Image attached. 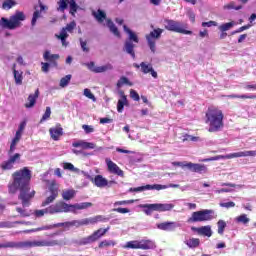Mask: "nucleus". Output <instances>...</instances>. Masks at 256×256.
<instances>
[{
  "label": "nucleus",
  "instance_id": "obj_1",
  "mask_svg": "<svg viewBox=\"0 0 256 256\" xmlns=\"http://www.w3.org/2000/svg\"><path fill=\"white\" fill-rule=\"evenodd\" d=\"M13 183L9 186L10 193H17L20 189L18 199L21 201L23 207H29L30 201L35 197V190L31 191L29 181H31V170L27 167L22 170L16 171L13 174Z\"/></svg>",
  "mask_w": 256,
  "mask_h": 256
},
{
  "label": "nucleus",
  "instance_id": "obj_2",
  "mask_svg": "<svg viewBox=\"0 0 256 256\" xmlns=\"http://www.w3.org/2000/svg\"><path fill=\"white\" fill-rule=\"evenodd\" d=\"M64 245H67L65 240H26L20 242L10 241L0 243V249H33V247H63Z\"/></svg>",
  "mask_w": 256,
  "mask_h": 256
},
{
  "label": "nucleus",
  "instance_id": "obj_3",
  "mask_svg": "<svg viewBox=\"0 0 256 256\" xmlns=\"http://www.w3.org/2000/svg\"><path fill=\"white\" fill-rule=\"evenodd\" d=\"M205 117V123L208 125L209 133H219V131H222L223 127H225V124L223 123L225 115H223L221 109L209 107Z\"/></svg>",
  "mask_w": 256,
  "mask_h": 256
},
{
  "label": "nucleus",
  "instance_id": "obj_4",
  "mask_svg": "<svg viewBox=\"0 0 256 256\" xmlns=\"http://www.w3.org/2000/svg\"><path fill=\"white\" fill-rule=\"evenodd\" d=\"M93 207L91 202H81L76 204H67L63 201L57 202L54 205H51L47 208L49 215H55L57 213H74L77 214V211H82L83 209H89Z\"/></svg>",
  "mask_w": 256,
  "mask_h": 256
},
{
  "label": "nucleus",
  "instance_id": "obj_5",
  "mask_svg": "<svg viewBox=\"0 0 256 256\" xmlns=\"http://www.w3.org/2000/svg\"><path fill=\"white\" fill-rule=\"evenodd\" d=\"M123 29L129 35V38L124 43L123 51L130 55L132 59H135V44L133 43H139V37L127 25H124Z\"/></svg>",
  "mask_w": 256,
  "mask_h": 256
},
{
  "label": "nucleus",
  "instance_id": "obj_6",
  "mask_svg": "<svg viewBox=\"0 0 256 256\" xmlns=\"http://www.w3.org/2000/svg\"><path fill=\"white\" fill-rule=\"evenodd\" d=\"M217 219L215 210L204 209L192 213V216L188 219V223H201L203 221H213Z\"/></svg>",
  "mask_w": 256,
  "mask_h": 256
},
{
  "label": "nucleus",
  "instance_id": "obj_7",
  "mask_svg": "<svg viewBox=\"0 0 256 256\" xmlns=\"http://www.w3.org/2000/svg\"><path fill=\"white\" fill-rule=\"evenodd\" d=\"M1 21V25L4 29H17V27H21V21H25V14L18 11L12 15L10 19L2 18Z\"/></svg>",
  "mask_w": 256,
  "mask_h": 256
},
{
  "label": "nucleus",
  "instance_id": "obj_8",
  "mask_svg": "<svg viewBox=\"0 0 256 256\" xmlns=\"http://www.w3.org/2000/svg\"><path fill=\"white\" fill-rule=\"evenodd\" d=\"M164 27L167 31H172L173 33H182V35H193V32L186 30L183 23L175 20H164Z\"/></svg>",
  "mask_w": 256,
  "mask_h": 256
},
{
  "label": "nucleus",
  "instance_id": "obj_9",
  "mask_svg": "<svg viewBox=\"0 0 256 256\" xmlns=\"http://www.w3.org/2000/svg\"><path fill=\"white\" fill-rule=\"evenodd\" d=\"M124 249H142L143 251H147L149 249L155 248V242L152 240H133L126 243L123 246Z\"/></svg>",
  "mask_w": 256,
  "mask_h": 256
},
{
  "label": "nucleus",
  "instance_id": "obj_10",
  "mask_svg": "<svg viewBox=\"0 0 256 256\" xmlns=\"http://www.w3.org/2000/svg\"><path fill=\"white\" fill-rule=\"evenodd\" d=\"M161 35H163V29L161 28L154 29L146 35L147 45L153 55L157 53V39H161Z\"/></svg>",
  "mask_w": 256,
  "mask_h": 256
},
{
  "label": "nucleus",
  "instance_id": "obj_11",
  "mask_svg": "<svg viewBox=\"0 0 256 256\" xmlns=\"http://www.w3.org/2000/svg\"><path fill=\"white\" fill-rule=\"evenodd\" d=\"M109 229V227H107L106 229L100 228L96 230L94 233H92V235L81 238L80 240H77L75 243L77 245H91V243L99 241V239H101V237H103L107 233V231H109Z\"/></svg>",
  "mask_w": 256,
  "mask_h": 256
},
{
  "label": "nucleus",
  "instance_id": "obj_12",
  "mask_svg": "<svg viewBox=\"0 0 256 256\" xmlns=\"http://www.w3.org/2000/svg\"><path fill=\"white\" fill-rule=\"evenodd\" d=\"M75 27H77V23L75 21L70 22L66 25V27L62 28L60 34H55L56 39H60L62 46L67 47L69 42H67V37H69L68 33H73Z\"/></svg>",
  "mask_w": 256,
  "mask_h": 256
},
{
  "label": "nucleus",
  "instance_id": "obj_13",
  "mask_svg": "<svg viewBox=\"0 0 256 256\" xmlns=\"http://www.w3.org/2000/svg\"><path fill=\"white\" fill-rule=\"evenodd\" d=\"M48 189L51 195L48 196L44 202H42V207H46V205H51V203H53V201H55L57 197H59V184H57L55 180H53L50 183V186Z\"/></svg>",
  "mask_w": 256,
  "mask_h": 256
},
{
  "label": "nucleus",
  "instance_id": "obj_14",
  "mask_svg": "<svg viewBox=\"0 0 256 256\" xmlns=\"http://www.w3.org/2000/svg\"><path fill=\"white\" fill-rule=\"evenodd\" d=\"M19 161H21V154L16 153L10 156L8 160L3 161L0 164V168L2 169V171H11V169L15 167V163H19Z\"/></svg>",
  "mask_w": 256,
  "mask_h": 256
},
{
  "label": "nucleus",
  "instance_id": "obj_15",
  "mask_svg": "<svg viewBox=\"0 0 256 256\" xmlns=\"http://www.w3.org/2000/svg\"><path fill=\"white\" fill-rule=\"evenodd\" d=\"M162 189H167V186H163L161 184H154V185L147 184L145 186L130 188L129 193H141L143 191H153V190L161 191Z\"/></svg>",
  "mask_w": 256,
  "mask_h": 256
},
{
  "label": "nucleus",
  "instance_id": "obj_16",
  "mask_svg": "<svg viewBox=\"0 0 256 256\" xmlns=\"http://www.w3.org/2000/svg\"><path fill=\"white\" fill-rule=\"evenodd\" d=\"M86 67H88L89 71L92 73H105V71H113V64L108 63L103 66H95V62L84 63Z\"/></svg>",
  "mask_w": 256,
  "mask_h": 256
},
{
  "label": "nucleus",
  "instance_id": "obj_17",
  "mask_svg": "<svg viewBox=\"0 0 256 256\" xmlns=\"http://www.w3.org/2000/svg\"><path fill=\"white\" fill-rule=\"evenodd\" d=\"M239 157H251V150L242 151V152H234L227 155H219L210 159V161H219V159H235Z\"/></svg>",
  "mask_w": 256,
  "mask_h": 256
},
{
  "label": "nucleus",
  "instance_id": "obj_18",
  "mask_svg": "<svg viewBox=\"0 0 256 256\" xmlns=\"http://www.w3.org/2000/svg\"><path fill=\"white\" fill-rule=\"evenodd\" d=\"M105 163L107 165L109 173H112L113 175H118V177H124L125 174L123 170H121V168H119L111 159L106 158Z\"/></svg>",
  "mask_w": 256,
  "mask_h": 256
},
{
  "label": "nucleus",
  "instance_id": "obj_19",
  "mask_svg": "<svg viewBox=\"0 0 256 256\" xmlns=\"http://www.w3.org/2000/svg\"><path fill=\"white\" fill-rule=\"evenodd\" d=\"M186 169L192 171V173H199L200 175L207 172V166L205 164H197L192 162L186 163Z\"/></svg>",
  "mask_w": 256,
  "mask_h": 256
},
{
  "label": "nucleus",
  "instance_id": "obj_20",
  "mask_svg": "<svg viewBox=\"0 0 256 256\" xmlns=\"http://www.w3.org/2000/svg\"><path fill=\"white\" fill-rule=\"evenodd\" d=\"M179 227H182L181 222H163L157 224V228L161 231H175Z\"/></svg>",
  "mask_w": 256,
  "mask_h": 256
},
{
  "label": "nucleus",
  "instance_id": "obj_21",
  "mask_svg": "<svg viewBox=\"0 0 256 256\" xmlns=\"http://www.w3.org/2000/svg\"><path fill=\"white\" fill-rule=\"evenodd\" d=\"M44 61L50 62L52 67H57V60L59 59V54H51V51L46 50L43 54Z\"/></svg>",
  "mask_w": 256,
  "mask_h": 256
},
{
  "label": "nucleus",
  "instance_id": "obj_22",
  "mask_svg": "<svg viewBox=\"0 0 256 256\" xmlns=\"http://www.w3.org/2000/svg\"><path fill=\"white\" fill-rule=\"evenodd\" d=\"M83 219L82 220H72L68 222H61L58 223L57 226L64 227V229H71V227H76V229H79V227H83Z\"/></svg>",
  "mask_w": 256,
  "mask_h": 256
},
{
  "label": "nucleus",
  "instance_id": "obj_23",
  "mask_svg": "<svg viewBox=\"0 0 256 256\" xmlns=\"http://www.w3.org/2000/svg\"><path fill=\"white\" fill-rule=\"evenodd\" d=\"M192 231H196L198 235H203L204 237H211V235H213V230H211V226H202L199 228L192 227Z\"/></svg>",
  "mask_w": 256,
  "mask_h": 256
},
{
  "label": "nucleus",
  "instance_id": "obj_24",
  "mask_svg": "<svg viewBox=\"0 0 256 256\" xmlns=\"http://www.w3.org/2000/svg\"><path fill=\"white\" fill-rule=\"evenodd\" d=\"M72 147H80L81 149H95L96 145L93 142H86L84 140H79L72 143Z\"/></svg>",
  "mask_w": 256,
  "mask_h": 256
},
{
  "label": "nucleus",
  "instance_id": "obj_25",
  "mask_svg": "<svg viewBox=\"0 0 256 256\" xmlns=\"http://www.w3.org/2000/svg\"><path fill=\"white\" fill-rule=\"evenodd\" d=\"M37 99H39V89H36L34 94H30L28 96V103L25 104L27 109H31V107H35V103H37Z\"/></svg>",
  "mask_w": 256,
  "mask_h": 256
},
{
  "label": "nucleus",
  "instance_id": "obj_26",
  "mask_svg": "<svg viewBox=\"0 0 256 256\" xmlns=\"http://www.w3.org/2000/svg\"><path fill=\"white\" fill-rule=\"evenodd\" d=\"M93 183L96 187H99L100 189L107 187V179L102 175H96L94 177Z\"/></svg>",
  "mask_w": 256,
  "mask_h": 256
},
{
  "label": "nucleus",
  "instance_id": "obj_27",
  "mask_svg": "<svg viewBox=\"0 0 256 256\" xmlns=\"http://www.w3.org/2000/svg\"><path fill=\"white\" fill-rule=\"evenodd\" d=\"M175 205L173 204H161V203H156L154 204V209L155 211H158L159 213H163L165 211H171Z\"/></svg>",
  "mask_w": 256,
  "mask_h": 256
},
{
  "label": "nucleus",
  "instance_id": "obj_28",
  "mask_svg": "<svg viewBox=\"0 0 256 256\" xmlns=\"http://www.w3.org/2000/svg\"><path fill=\"white\" fill-rule=\"evenodd\" d=\"M49 131H50L51 138L54 141H59V137L63 136V128L61 127L50 128Z\"/></svg>",
  "mask_w": 256,
  "mask_h": 256
},
{
  "label": "nucleus",
  "instance_id": "obj_29",
  "mask_svg": "<svg viewBox=\"0 0 256 256\" xmlns=\"http://www.w3.org/2000/svg\"><path fill=\"white\" fill-rule=\"evenodd\" d=\"M125 105H129V100H127V96L125 94H122L121 99H119L117 103L118 113H123V110L125 109Z\"/></svg>",
  "mask_w": 256,
  "mask_h": 256
},
{
  "label": "nucleus",
  "instance_id": "obj_30",
  "mask_svg": "<svg viewBox=\"0 0 256 256\" xmlns=\"http://www.w3.org/2000/svg\"><path fill=\"white\" fill-rule=\"evenodd\" d=\"M184 243L189 249H197L201 245V240L199 238H190L185 240Z\"/></svg>",
  "mask_w": 256,
  "mask_h": 256
},
{
  "label": "nucleus",
  "instance_id": "obj_31",
  "mask_svg": "<svg viewBox=\"0 0 256 256\" xmlns=\"http://www.w3.org/2000/svg\"><path fill=\"white\" fill-rule=\"evenodd\" d=\"M93 17H95L96 21H98V23H103V21H105V19H107V14L105 13V11L98 9L96 12L93 11L92 12Z\"/></svg>",
  "mask_w": 256,
  "mask_h": 256
},
{
  "label": "nucleus",
  "instance_id": "obj_32",
  "mask_svg": "<svg viewBox=\"0 0 256 256\" xmlns=\"http://www.w3.org/2000/svg\"><path fill=\"white\" fill-rule=\"evenodd\" d=\"M77 195V191L73 189L63 190L62 191V198L64 201H71Z\"/></svg>",
  "mask_w": 256,
  "mask_h": 256
},
{
  "label": "nucleus",
  "instance_id": "obj_33",
  "mask_svg": "<svg viewBox=\"0 0 256 256\" xmlns=\"http://www.w3.org/2000/svg\"><path fill=\"white\" fill-rule=\"evenodd\" d=\"M58 225H59V223L42 226V227H39V228L29 230V233H37V231H49L51 229H57V227H61V226H58Z\"/></svg>",
  "mask_w": 256,
  "mask_h": 256
},
{
  "label": "nucleus",
  "instance_id": "obj_34",
  "mask_svg": "<svg viewBox=\"0 0 256 256\" xmlns=\"http://www.w3.org/2000/svg\"><path fill=\"white\" fill-rule=\"evenodd\" d=\"M16 65H13V75L16 85H23V72L15 70Z\"/></svg>",
  "mask_w": 256,
  "mask_h": 256
},
{
  "label": "nucleus",
  "instance_id": "obj_35",
  "mask_svg": "<svg viewBox=\"0 0 256 256\" xmlns=\"http://www.w3.org/2000/svg\"><path fill=\"white\" fill-rule=\"evenodd\" d=\"M107 27L109 28L111 33H113V35H115L116 37H121V34L119 33V29H117V26H115V23H113V21L108 19Z\"/></svg>",
  "mask_w": 256,
  "mask_h": 256
},
{
  "label": "nucleus",
  "instance_id": "obj_36",
  "mask_svg": "<svg viewBox=\"0 0 256 256\" xmlns=\"http://www.w3.org/2000/svg\"><path fill=\"white\" fill-rule=\"evenodd\" d=\"M117 245V242L114 240H103L99 243L98 247L99 249H105V247H115Z\"/></svg>",
  "mask_w": 256,
  "mask_h": 256
},
{
  "label": "nucleus",
  "instance_id": "obj_37",
  "mask_svg": "<svg viewBox=\"0 0 256 256\" xmlns=\"http://www.w3.org/2000/svg\"><path fill=\"white\" fill-rule=\"evenodd\" d=\"M123 85H129V87H132L133 83L129 81V78L122 76L117 82L118 89H121Z\"/></svg>",
  "mask_w": 256,
  "mask_h": 256
},
{
  "label": "nucleus",
  "instance_id": "obj_38",
  "mask_svg": "<svg viewBox=\"0 0 256 256\" xmlns=\"http://www.w3.org/2000/svg\"><path fill=\"white\" fill-rule=\"evenodd\" d=\"M228 99H256V95H247V94H242V95H237V94H232L227 96Z\"/></svg>",
  "mask_w": 256,
  "mask_h": 256
},
{
  "label": "nucleus",
  "instance_id": "obj_39",
  "mask_svg": "<svg viewBox=\"0 0 256 256\" xmlns=\"http://www.w3.org/2000/svg\"><path fill=\"white\" fill-rule=\"evenodd\" d=\"M155 204H142L140 207L144 209V213L147 215H152L153 211H155L154 208Z\"/></svg>",
  "mask_w": 256,
  "mask_h": 256
},
{
  "label": "nucleus",
  "instance_id": "obj_40",
  "mask_svg": "<svg viewBox=\"0 0 256 256\" xmlns=\"http://www.w3.org/2000/svg\"><path fill=\"white\" fill-rule=\"evenodd\" d=\"M140 67H141V71H142V73H144V75H147V73H149L153 69V66L151 64H147L145 62H142L140 64Z\"/></svg>",
  "mask_w": 256,
  "mask_h": 256
},
{
  "label": "nucleus",
  "instance_id": "obj_41",
  "mask_svg": "<svg viewBox=\"0 0 256 256\" xmlns=\"http://www.w3.org/2000/svg\"><path fill=\"white\" fill-rule=\"evenodd\" d=\"M234 25H235V22H228L220 25L218 29L221 32H225V31H229L232 27H234Z\"/></svg>",
  "mask_w": 256,
  "mask_h": 256
},
{
  "label": "nucleus",
  "instance_id": "obj_42",
  "mask_svg": "<svg viewBox=\"0 0 256 256\" xmlns=\"http://www.w3.org/2000/svg\"><path fill=\"white\" fill-rule=\"evenodd\" d=\"M237 223H242L243 225H247L251 221L249 217H247V214H241L236 218Z\"/></svg>",
  "mask_w": 256,
  "mask_h": 256
},
{
  "label": "nucleus",
  "instance_id": "obj_43",
  "mask_svg": "<svg viewBox=\"0 0 256 256\" xmlns=\"http://www.w3.org/2000/svg\"><path fill=\"white\" fill-rule=\"evenodd\" d=\"M217 226H218V234L223 235V233H225V227H227V223L225 222V220H219L217 223Z\"/></svg>",
  "mask_w": 256,
  "mask_h": 256
},
{
  "label": "nucleus",
  "instance_id": "obj_44",
  "mask_svg": "<svg viewBox=\"0 0 256 256\" xmlns=\"http://www.w3.org/2000/svg\"><path fill=\"white\" fill-rule=\"evenodd\" d=\"M63 169H66L68 171H73V173H79V168H76L72 163L66 162L63 164Z\"/></svg>",
  "mask_w": 256,
  "mask_h": 256
},
{
  "label": "nucleus",
  "instance_id": "obj_45",
  "mask_svg": "<svg viewBox=\"0 0 256 256\" xmlns=\"http://www.w3.org/2000/svg\"><path fill=\"white\" fill-rule=\"evenodd\" d=\"M68 3L70 5V13L75 17V13H77V10L79 9V5H77L76 1H69Z\"/></svg>",
  "mask_w": 256,
  "mask_h": 256
},
{
  "label": "nucleus",
  "instance_id": "obj_46",
  "mask_svg": "<svg viewBox=\"0 0 256 256\" xmlns=\"http://www.w3.org/2000/svg\"><path fill=\"white\" fill-rule=\"evenodd\" d=\"M71 74L66 75L65 77L61 78L60 80V87L65 88L67 85H69V82L71 81Z\"/></svg>",
  "mask_w": 256,
  "mask_h": 256
},
{
  "label": "nucleus",
  "instance_id": "obj_47",
  "mask_svg": "<svg viewBox=\"0 0 256 256\" xmlns=\"http://www.w3.org/2000/svg\"><path fill=\"white\" fill-rule=\"evenodd\" d=\"M16 211L20 214V217H31V211L19 207L16 208Z\"/></svg>",
  "mask_w": 256,
  "mask_h": 256
},
{
  "label": "nucleus",
  "instance_id": "obj_48",
  "mask_svg": "<svg viewBox=\"0 0 256 256\" xmlns=\"http://www.w3.org/2000/svg\"><path fill=\"white\" fill-rule=\"evenodd\" d=\"M51 117V107H46V111L43 114L40 123H43L45 121H47V119H49Z\"/></svg>",
  "mask_w": 256,
  "mask_h": 256
},
{
  "label": "nucleus",
  "instance_id": "obj_49",
  "mask_svg": "<svg viewBox=\"0 0 256 256\" xmlns=\"http://www.w3.org/2000/svg\"><path fill=\"white\" fill-rule=\"evenodd\" d=\"M67 3H69V0H60L58 2V11H61V13H63V11H65V9H67Z\"/></svg>",
  "mask_w": 256,
  "mask_h": 256
},
{
  "label": "nucleus",
  "instance_id": "obj_50",
  "mask_svg": "<svg viewBox=\"0 0 256 256\" xmlns=\"http://www.w3.org/2000/svg\"><path fill=\"white\" fill-rule=\"evenodd\" d=\"M84 96L88 99L93 100L94 102L97 101V98H95V95L91 93V90L89 88L84 89Z\"/></svg>",
  "mask_w": 256,
  "mask_h": 256
},
{
  "label": "nucleus",
  "instance_id": "obj_51",
  "mask_svg": "<svg viewBox=\"0 0 256 256\" xmlns=\"http://www.w3.org/2000/svg\"><path fill=\"white\" fill-rule=\"evenodd\" d=\"M82 221L83 225H95V223H97V221L95 220V216L90 218H84L82 219Z\"/></svg>",
  "mask_w": 256,
  "mask_h": 256
},
{
  "label": "nucleus",
  "instance_id": "obj_52",
  "mask_svg": "<svg viewBox=\"0 0 256 256\" xmlns=\"http://www.w3.org/2000/svg\"><path fill=\"white\" fill-rule=\"evenodd\" d=\"M182 141L183 142H185V141L197 142V141H199V137H195V136H191L189 134H186V135L183 136Z\"/></svg>",
  "mask_w": 256,
  "mask_h": 256
},
{
  "label": "nucleus",
  "instance_id": "obj_53",
  "mask_svg": "<svg viewBox=\"0 0 256 256\" xmlns=\"http://www.w3.org/2000/svg\"><path fill=\"white\" fill-rule=\"evenodd\" d=\"M80 47L84 53H89V47H87V41H84L83 38L79 39Z\"/></svg>",
  "mask_w": 256,
  "mask_h": 256
},
{
  "label": "nucleus",
  "instance_id": "obj_54",
  "mask_svg": "<svg viewBox=\"0 0 256 256\" xmlns=\"http://www.w3.org/2000/svg\"><path fill=\"white\" fill-rule=\"evenodd\" d=\"M13 227V223L10 221L0 222V229H11Z\"/></svg>",
  "mask_w": 256,
  "mask_h": 256
},
{
  "label": "nucleus",
  "instance_id": "obj_55",
  "mask_svg": "<svg viewBox=\"0 0 256 256\" xmlns=\"http://www.w3.org/2000/svg\"><path fill=\"white\" fill-rule=\"evenodd\" d=\"M14 5H15V1H13V0H6L3 3L2 7H3V9H11V7H14Z\"/></svg>",
  "mask_w": 256,
  "mask_h": 256
},
{
  "label": "nucleus",
  "instance_id": "obj_56",
  "mask_svg": "<svg viewBox=\"0 0 256 256\" xmlns=\"http://www.w3.org/2000/svg\"><path fill=\"white\" fill-rule=\"evenodd\" d=\"M225 9H235V11H239L240 9H243V6H235L234 2H231L230 4L224 6Z\"/></svg>",
  "mask_w": 256,
  "mask_h": 256
},
{
  "label": "nucleus",
  "instance_id": "obj_57",
  "mask_svg": "<svg viewBox=\"0 0 256 256\" xmlns=\"http://www.w3.org/2000/svg\"><path fill=\"white\" fill-rule=\"evenodd\" d=\"M130 97L133 101H139L141 99V97H139V93L133 89L130 90Z\"/></svg>",
  "mask_w": 256,
  "mask_h": 256
},
{
  "label": "nucleus",
  "instance_id": "obj_58",
  "mask_svg": "<svg viewBox=\"0 0 256 256\" xmlns=\"http://www.w3.org/2000/svg\"><path fill=\"white\" fill-rule=\"evenodd\" d=\"M49 213V211H47V208L46 209H42V210H36L34 212V215L35 217H43V215Z\"/></svg>",
  "mask_w": 256,
  "mask_h": 256
},
{
  "label": "nucleus",
  "instance_id": "obj_59",
  "mask_svg": "<svg viewBox=\"0 0 256 256\" xmlns=\"http://www.w3.org/2000/svg\"><path fill=\"white\" fill-rule=\"evenodd\" d=\"M220 207H225V209H231V207H235V202H221Z\"/></svg>",
  "mask_w": 256,
  "mask_h": 256
},
{
  "label": "nucleus",
  "instance_id": "obj_60",
  "mask_svg": "<svg viewBox=\"0 0 256 256\" xmlns=\"http://www.w3.org/2000/svg\"><path fill=\"white\" fill-rule=\"evenodd\" d=\"M39 17H41V14L39 11H35L34 14H33V18H32V26L34 27V25L37 23V19H39Z\"/></svg>",
  "mask_w": 256,
  "mask_h": 256
},
{
  "label": "nucleus",
  "instance_id": "obj_61",
  "mask_svg": "<svg viewBox=\"0 0 256 256\" xmlns=\"http://www.w3.org/2000/svg\"><path fill=\"white\" fill-rule=\"evenodd\" d=\"M41 66L43 73H49V67H51V64L49 62H42Z\"/></svg>",
  "mask_w": 256,
  "mask_h": 256
},
{
  "label": "nucleus",
  "instance_id": "obj_62",
  "mask_svg": "<svg viewBox=\"0 0 256 256\" xmlns=\"http://www.w3.org/2000/svg\"><path fill=\"white\" fill-rule=\"evenodd\" d=\"M82 129L85 131V133L89 134V133H93V131H95V129L93 128V126H89L84 124L82 126Z\"/></svg>",
  "mask_w": 256,
  "mask_h": 256
},
{
  "label": "nucleus",
  "instance_id": "obj_63",
  "mask_svg": "<svg viewBox=\"0 0 256 256\" xmlns=\"http://www.w3.org/2000/svg\"><path fill=\"white\" fill-rule=\"evenodd\" d=\"M202 27H217V22L212 20L208 22H202Z\"/></svg>",
  "mask_w": 256,
  "mask_h": 256
},
{
  "label": "nucleus",
  "instance_id": "obj_64",
  "mask_svg": "<svg viewBox=\"0 0 256 256\" xmlns=\"http://www.w3.org/2000/svg\"><path fill=\"white\" fill-rule=\"evenodd\" d=\"M187 16L189 17L192 23H195V12H193V10L189 9L187 11Z\"/></svg>",
  "mask_w": 256,
  "mask_h": 256
}]
</instances>
